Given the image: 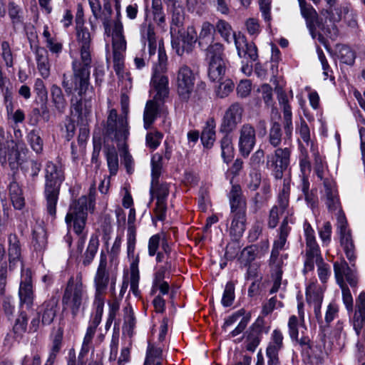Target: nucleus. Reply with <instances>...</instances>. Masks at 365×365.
Returning a JSON list of instances; mask_svg holds the SVG:
<instances>
[{
  "label": "nucleus",
  "instance_id": "obj_1",
  "mask_svg": "<svg viewBox=\"0 0 365 365\" xmlns=\"http://www.w3.org/2000/svg\"><path fill=\"white\" fill-rule=\"evenodd\" d=\"M119 259L118 252H101L100 262L94 276L95 300L104 299V294L110 286L115 294L118 274Z\"/></svg>",
  "mask_w": 365,
  "mask_h": 365
},
{
  "label": "nucleus",
  "instance_id": "obj_2",
  "mask_svg": "<svg viewBox=\"0 0 365 365\" xmlns=\"http://www.w3.org/2000/svg\"><path fill=\"white\" fill-rule=\"evenodd\" d=\"M77 41L81 46V60L73 62L74 83L78 84L80 96L86 94L89 85L90 68L91 63V36L88 29L82 26L76 27Z\"/></svg>",
  "mask_w": 365,
  "mask_h": 365
},
{
  "label": "nucleus",
  "instance_id": "obj_3",
  "mask_svg": "<svg viewBox=\"0 0 365 365\" xmlns=\"http://www.w3.org/2000/svg\"><path fill=\"white\" fill-rule=\"evenodd\" d=\"M44 197L46 209L52 219L56 216V206L60 193V188L65 179L62 167L51 161L47 162L45 169Z\"/></svg>",
  "mask_w": 365,
  "mask_h": 365
},
{
  "label": "nucleus",
  "instance_id": "obj_4",
  "mask_svg": "<svg viewBox=\"0 0 365 365\" xmlns=\"http://www.w3.org/2000/svg\"><path fill=\"white\" fill-rule=\"evenodd\" d=\"M152 91L155 92L153 98L147 101L144 113L143 121L145 129H149L158 114L163 110V101L169 94L168 78L165 75L155 73L151 79Z\"/></svg>",
  "mask_w": 365,
  "mask_h": 365
},
{
  "label": "nucleus",
  "instance_id": "obj_5",
  "mask_svg": "<svg viewBox=\"0 0 365 365\" xmlns=\"http://www.w3.org/2000/svg\"><path fill=\"white\" fill-rule=\"evenodd\" d=\"M121 106L123 115H118L115 109L110 110L104 128L106 138L115 140L119 145L124 144L129 135L127 119L128 98L125 95L121 96Z\"/></svg>",
  "mask_w": 365,
  "mask_h": 365
},
{
  "label": "nucleus",
  "instance_id": "obj_6",
  "mask_svg": "<svg viewBox=\"0 0 365 365\" xmlns=\"http://www.w3.org/2000/svg\"><path fill=\"white\" fill-rule=\"evenodd\" d=\"M87 299L88 295L81 281V275L78 274L76 278L71 276L67 282L62 297L64 309L70 310L72 317L74 319L81 310H83Z\"/></svg>",
  "mask_w": 365,
  "mask_h": 365
},
{
  "label": "nucleus",
  "instance_id": "obj_7",
  "mask_svg": "<svg viewBox=\"0 0 365 365\" xmlns=\"http://www.w3.org/2000/svg\"><path fill=\"white\" fill-rule=\"evenodd\" d=\"M94 207L95 201L91 196L83 195L73 201L65 217L68 227H73L76 234L79 236L82 235L86 224L88 210H89L92 212Z\"/></svg>",
  "mask_w": 365,
  "mask_h": 365
},
{
  "label": "nucleus",
  "instance_id": "obj_8",
  "mask_svg": "<svg viewBox=\"0 0 365 365\" xmlns=\"http://www.w3.org/2000/svg\"><path fill=\"white\" fill-rule=\"evenodd\" d=\"M275 148L273 153L267 155L266 165L275 179L281 180L289 165L292 149L289 147Z\"/></svg>",
  "mask_w": 365,
  "mask_h": 365
},
{
  "label": "nucleus",
  "instance_id": "obj_9",
  "mask_svg": "<svg viewBox=\"0 0 365 365\" xmlns=\"http://www.w3.org/2000/svg\"><path fill=\"white\" fill-rule=\"evenodd\" d=\"M348 7L335 4L327 6L321 11V22L319 29L324 34H337L336 24L339 22L344 14H347Z\"/></svg>",
  "mask_w": 365,
  "mask_h": 365
},
{
  "label": "nucleus",
  "instance_id": "obj_10",
  "mask_svg": "<svg viewBox=\"0 0 365 365\" xmlns=\"http://www.w3.org/2000/svg\"><path fill=\"white\" fill-rule=\"evenodd\" d=\"M195 77L192 69L187 65L178 68L175 77L177 92L182 101H187L194 90Z\"/></svg>",
  "mask_w": 365,
  "mask_h": 365
},
{
  "label": "nucleus",
  "instance_id": "obj_11",
  "mask_svg": "<svg viewBox=\"0 0 365 365\" xmlns=\"http://www.w3.org/2000/svg\"><path fill=\"white\" fill-rule=\"evenodd\" d=\"M178 36L173 38L172 46L178 56L190 53L195 48L197 41V33L192 26H187L186 29H178Z\"/></svg>",
  "mask_w": 365,
  "mask_h": 365
},
{
  "label": "nucleus",
  "instance_id": "obj_12",
  "mask_svg": "<svg viewBox=\"0 0 365 365\" xmlns=\"http://www.w3.org/2000/svg\"><path fill=\"white\" fill-rule=\"evenodd\" d=\"M334 271L336 283L339 287H348L349 284L353 289L357 287L359 277L356 271L351 269L346 260L335 262Z\"/></svg>",
  "mask_w": 365,
  "mask_h": 365
},
{
  "label": "nucleus",
  "instance_id": "obj_13",
  "mask_svg": "<svg viewBox=\"0 0 365 365\" xmlns=\"http://www.w3.org/2000/svg\"><path fill=\"white\" fill-rule=\"evenodd\" d=\"M324 190L322 200L331 212L342 210L336 182L333 178H325L323 182Z\"/></svg>",
  "mask_w": 365,
  "mask_h": 365
},
{
  "label": "nucleus",
  "instance_id": "obj_14",
  "mask_svg": "<svg viewBox=\"0 0 365 365\" xmlns=\"http://www.w3.org/2000/svg\"><path fill=\"white\" fill-rule=\"evenodd\" d=\"M20 305L31 308L34 304V292L33 289L31 272L29 269H22L21 281L19 289Z\"/></svg>",
  "mask_w": 365,
  "mask_h": 365
},
{
  "label": "nucleus",
  "instance_id": "obj_15",
  "mask_svg": "<svg viewBox=\"0 0 365 365\" xmlns=\"http://www.w3.org/2000/svg\"><path fill=\"white\" fill-rule=\"evenodd\" d=\"M256 129L250 123L243 124L239 130V151L247 158L256 144Z\"/></svg>",
  "mask_w": 365,
  "mask_h": 365
},
{
  "label": "nucleus",
  "instance_id": "obj_16",
  "mask_svg": "<svg viewBox=\"0 0 365 365\" xmlns=\"http://www.w3.org/2000/svg\"><path fill=\"white\" fill-rule=\"evenodd\" d=\"M267 331L268 330H265L264 319L258 317L246 332V349L254 352L261 341L262 333Z\"/></svg>",
  "mask_w": 365,
  "mask_h": 365
},
{
  "label": "nucleus",
  "instance_id": "obj_17",
  "mask_svg": "<svg viewBox=\"0 0 365 365\" xmlns=\"http://www.w3.org/2000/svg\"><path fill=\"white\" fill-rule=\"evenodd\" d=\"M19 152L15 141L6 138L4 133H0V162L1 164H14L19 160Z\"/></svg>",
  "mask_w": 365,
  "mask_h": 365
},
{
  "label": "nucleus",
  "instance_id": "obj_18",
  "mask_svg": "<svg viewBox=\"0 0 365 365\" xmlns=\"http://www.w3.org/2000/svg\"><path fill=\"white\" fill-rule=\"evenodd\" d=\"M243 109L239 103H233L226 110L222 124L221 130L225 133H231L241 122Z\"/></svg>",
  "mask_w": 365,
  "mask_h": 365
},
{
  "label": "nucleus",
  "instance_id": "obj_19",
  "mask_svg": "<svg viewBox=\"0 0 365 365\" xmlns=\"http://www.w3.org/2000/svg\"><path fill=\"white\" fill-rule=\"evenodd\" d=\"M234 41L240 58H247L251 61L257 60V48L253 42H248L246 37L240 34H234Z\"/></svg>",
  "mask_w": 365,
  "mask_h": 365
},
{
  "label": "nucleus",
  "instance_id": "obj_20",
  "mask_svg": "<svg viewBox=\"0 0 365 365\" xmlns=\"http://www.w3.org/2000/svg\"><path fill=\"white\" fill-rule=\"evenodd\" d=\"M91 96L87 98L86 95H85V96H82L80 100H76V102L71 100V113H74L75 115L78 116V120L83 125L88 124L91 116Z\"/></svg>",
  "mask_w": 365,
  "mask_h": 365
},
{
  "label": "nucleus",
  "instance_id": "obj_21",
  "mask_svg": "<svg viewBox=\"0 0 365 365\" xmlns=\"http://www.w3.org/2000/svg\"><path fill=\"white\" fill-rule=\"evenodd\" d=\"M277 99L279 105L282 108L283 118H284V129L285 134L288 138H290L292 133V113L291 106L289 104V101L286 93L282 88H276Z\"/></svg>",
  "mask_w": 365,
  "mask_h": 365
},
{
  "label": "nucleus",
  "instance_id": "obj_22",
  "mask_svg": "<svg viewBox=\"0 0 365 365\" xmlns=\"http://www.w3.org/2000/svg\"><path fill=\"white\" fill-rule=\"evenodd\" d=\"M58 299L52 296L45 300L38 308V313L41 316V324L49 325L55 319L58 312Z\"/></svg>",
  "mask_w": 365,
  "mask_h": 365
},
{
  "label": "nucleus",
  "instance_id": "obj_23",
  "mask_svg": "<svg viewBox=\"0 0 365 365\" xmlns=\"http://www.w3.org/2000/svg\"><path fill=\"white\" fill-rule=\"evenodd\" d=\"M228 198L232 213L246 212L247 201L240 185L235 184L232 185Z\"/></svg>",
  "mask_w": 365,
  "mask_h": 365
},
{
  "label": "nucleus",
  "instance_id": "obj_24",
  "mask_svg": "<svg viewBox=\"0 0 365 365\" xmlns=\"http://www.w3.org/2000/svg\"><path fill=\"white\" fill-rule=\"evenodd\" d=\"M289 335L292 341L299 344L303 349L311 348L310 339L308 336L304 335L302 332V336L299 337V319L295 315H292L288 322Z\"/></svg>",
  "mask_w": 365,
  "mask_h": 365
},
{
  "label": "nucleus",
  "instance_id": "obj_25",
  "mask_svg": "<svg viewBox=\"0 0 365 365\" xmlns=\"http://www.w3.org/2000/svg\"><path fill=\"white\" fill-rule=\"evenodd\" d=\"M365 325V292H361L356 299V309L353 317V326L359 335Z\"/></svg>",
  "mask_w": 365,
  "mask_h": 365
},
{
  "label": "nucleus",
  "instance_id": "obj_26",
  "mask_svg": "<svg viewBox=\"0 0 365 365\" xmlns=\"http://www.w3.org/2000/svg\"><path fill=\"white\" fill-rule=\"evenodd\" d=\"M35 55L37 68L41 76L43 78H47L50 75L51 67L47 50L43 47L36 46Z\"/></svg>",
  "mask_w": 365,
  "mask_h": 365
},
{
  "label": "nucleus",
  "instance_id": "obj_27",
  "mask_svg": "<svg viewBox=\"0 0 365 365\" xmlns=\"http://www.w3.org/2000/svg\"><path fill=\"white\" fill-rule=\"evenodd\" d=\"M298 1L300 6L301 14L306 19L308 26H317L319 29L321 16L319 17L316 10L304 0H298Z\"/></svg>",
  "mask_w": 365,
  "mask_h": 365
},
{
  "label": "nucleus",
  "instance_id": "obj_28",
  "mask_svg": "<svg viewBox=\"0 0 365 365\" xmlns=\"http://www.w3.org/2000/svg\"><path fill=\"white\" fill-rule=\"evenodd\" d=\"M112 47L113 50H126V41L123 36V26L119 19L113 21V28L112 32Z\"/></svg>",
  "mask_w": 365,
  "mask_h": 365
},
{
  "label": "nucleus",
  "instance_id": "obj_29",
  "mask_svg": "<svg viewBox=\"0 0 365 365\" xmlns=\"http://www.w3.org/2000/svg\"><path fill=\"white\" fill-rule=\"evenodd\" d=\"M232 214V220L230 227V235L235 239H240L245 230L246 212H236Z\"/></svg>",
  "mask_w": 365,
  "mask_h": 365
},
{
  "label": "nucleus",
  "instance_id": "obj_30",
  "mask_svg": "<svg viewBox=\"0 0 365 365\" xmlns=\"http://www.w3.org/2000/svg\"><path fill=\"white\" fill-rule=\"evenodd\" d=\"M9 193L14 207L21 210L25 205V200L22 189L15 179L9 183Z\"/></svg>",
  "mask_w": 365,
  "mask_h": 365
},
{
  "label": "nucleus",
  "instance_id": "obj_31",
  "mask_svg": "<svg viewBox=\"0 0 365 365\" xmlns=\"http://www.w3.org/2000/svg\"><path fill=\"white\" fill-rule=\"evenodd\" d=\"M51 98L56 110L59 114L64 113L67 107V102L61 88L56 84L51 87Z\"/></svg>",
  "mask_w": 365,
  "mask_h": 365
},
{
  "label": "nucleus",
  "instance_id": "obj_32",
  "mask_svg": "<svg viewBox=\"0 0 365 365\" xmlns=\"http://www.w3.org/2000/svg\"><path fill=\"white\" fill-rule=\"evenodd\" d=\"M291 227L288 225V221L287 218H285L280 225L279 235L274 241L272 251H279L289 248L287 239Z\"/></svg>",
  "mask_w": 365,
  "mask_h": 365
},
{
  "label": "nucleus",
  "instance_id": "obj_33",
  "mask_svg": "<svg viewBox=\"0 0 365 365\" xmlns=\"http://www.w3.org/2000/svg\"><path fill=\"white\" fill-rule=\"evenodd\" d=\"M203 50L205 51V58L207 62L224 61V46L218 42L210 43Z\"/></svg>",
  "mask_w": 365,
  "mask_h": 365
},
{
  "label": "nucleus",
  "instance_id": "obj_34",
  "mask_svg": "<svg viewBox=\"0 0 365 365\" xmlns=\"http://www.w3.org/2000/svg\"><path fill=\"white\" fill-rule=\"evenodd\" d=\"M215 27L208 21L203 22L198 36V44L204 49L210 43H214Z\"/></svg>",
  "mask_w": 365,
  "mask_h": 365
},
{
  "label": "nucleus",
  "instance_id": "obj_35",
  "mask_svg": "<svg viewBox=\"0 0 365 365\" xmlns=\"http://www.w3.org/2000/svg\"><path fill=\"white\" fill-rule=\"evenodd\" d=\"M225 71L226 60L208 62V76L212 81H220Z\"/></svg>",
  "mask_w": 365,
  "mask_h": 365
},
{
  "label": "nucleus",
  "instance_id": "obj_36",
  "mask_svg": "<svg viewBox=\"0 0 365 365\" xmlns=\"http://www.w3.org/2000/svg\"><path fill=\"white\" fill-rule=\"evenodd\" d=\"M220 147L223 161L228 164L233 159L235 155L232 136L229 133H226V135L221 139Z\"/></svg>",
  "mask_w": 365,
  "mask_h": 365
},
{
  "label": "nucleus",
  "instance_id": "obj_37",
  "mask_svg": "<svg viewBox=\"0 0 365 365\" xmlns=\"http://www.w3.org/2000/svg\"><path fill=\"white\" fill-rule=\"evenodd\" d=\"M123 312L124 322L123 326V334H127L129 337H132L135 328L136 318L130 306L125 307L123 309Z\"/></svg>",
  "mask_w": 365,
  "mask_h": 365
},
{
  "label": "nucleus",
  "instance_id": "obj_38",
  "mask_svg": "<svg viewBox=\"0 0 365 365\" xmlns=\"http://www.w3.org/2000/svg\"><path fill=\"white\" fill-rule=\"evenodd\" d=\"M140 34L142 38L148 41L150 54H154L155 53L157 43L153 26L151 24L142 25Z\"/></svg>",
  "mask_w": 365,
  "mask_h": 365
},
{
  "label": "nucleus",
  "instance_id": "obj_39",
  "mask_svg": "<svg viewBox=\"0 0 365 365\" xmlns=\"http://www.w3.org/2000/svg\"><path fill=\"white\" fill-rule=\"evenodd\" d=\"M170 192V184L165 182H151L150 193L156 200H166Z\"/></svg>",
  "mask_w": 365,
  "mask_h": 365
},
{
  "label": "nucleus",
  "instance_id": "obj_40",
  "mask_svg": "<svg viewBox=\"0 0 365 365\" xmlns=\"http://www.w3.org/2000/svg\"><path fill=\"white\" fill-rule=\"evenodd\" d=\"M311 151L314 157V170L320 180L324 181L326 178H324V171L327 167V163L313 144L311 145Z\"/></svg>",
  "mask_w": 365,
  "mask_h": 365
},
{
  "label": "nucleus",
  "instance_id": "obj_41",
  "mask_svg": "<svg viewBox=\"0 0 365 365\" xmlns=\"http://www.w3.org/2000/svg\"><path fill=\"white\" fill-rule=\"evenodd\" d=\"M215 124L213 120H208L201 134V140L204 146L212 145L215 140Z\"/></svg>",
  "mask_w": 365,
  "mask_h": 365
},
{
  "label": "nucleus",
  "instance_id": "obj_42",
  "mask_svg": "<svg viewBox=\"0 0 365 365\" xmlns=\"http://www.w3.org/2000/svg\"><path fill=\"white\" fill-rule=\"evenodd\" d=\"M282 140V131L278 122L272 123L268 134V142L273 148H279Z\"/></svg>",
  "mask_w": 365,
  "mask_h": 365
},
{
  "label": "nucleus",
  "instance_id": "obj_43",
  "mask_svg": "<svg viewBox=\"0 0 365 365\" xmlns=\"http://www.w3.org/2000/svg\"><path fill=\"white\" fill-rule=\"evenodd\" d=\"M161 247L163 251L171 250L165 235L164 234H156L153 235L148 242L149 251H157L159 247Z\"/></svg>",
  "mask_w": 365,
  "mask_h": 365
},
{
  "label": "nucleus",
  "instance_id": "obj_44",
  "mask_svg": "<svg viewBox=\"0 0 365 365\" xmlns=\"http://www.w3.org/2000/svg\"><path fill=\"white\" fill-rule=\"evenodd\" d=\"M299 168L302 173V182L305 179L308 180V176L311 173V163L307 150L302 146L301 147V154L299 156Z\"/></svg>",
  "mask_w": 365,
  "mask_h": 365
},
{
  "label": "nucleus",
  "instance_id": "obj_45",
  "mask_svg": "<svg viewBox=\"0 0 365 365\" xmlns=\"http://www.w3.org/2000/svg\"><path fill=\"white\" fill-rule=\"evenodd\" d=\"M26 140L36 153H41L43 151V141L38 130L34 129L29 131L26 135Z\"/></svg>",
  "mask_w": 365,
  "mask_h": 365
},
{
  "label": "nucleus",
  "instance_id": "obj_46",
  "mask_svg": "<svg viewBox=\"0 0 365 365\" xmlns=\"http://www.w3.org/2000/svg\"><path fill=\"white\" fill-rule=\"evenodd\" d=\"M28 320L27 314L24 311L21 312L13 327V330L16 335L21 336L27 331Z\"/></svg>",
  "mask_w": 365,
  "mask_h": 365
},
{
  "label": "nucleus",
  "instance_id": "obj_47",
  "mask_svg": "<svg viewBox=\"0 0 365 365\" xmlns=\"http://www.w3.org/2000/svg\"><path fill=\"white\" fill-rule=\"evenodd\" d=\"M216 29L227 42L230 43L232 38H234V34L235 33L227 21L222 19L219 20L216 24Z\"/></svg>",
  "mask_w": 365,
  "mask_h": 365
},
{
  "label": "nucleus",
  "instance_id": "obj_48",
  "mask_svg": "<svg viewBox=\"0 0 365 365\" xmlns=\"http://www.w3.org/2000/svg\"><path fill=\"white\" fill-rule=\"evenodd\" d=\"M104 299H98L93 302V305L95 307V313L92 316V318L89 322L90 327L97 329L98 326L100 324L102 316L103 313V307H104Z\"/></svg>",
  "mask_w": 365,
  "mask_h": 365
},
{
  "label": "nucleus",
  "instance_id": "obj_49",
  "mask_svg": "<svg viewBox=\"0 0 365 365\" xmlns=\"http://www.w3.org/2000/svg\"><path fill=\"white\" fill-rule=\"evenodd\" d=\"M108 167L110 175H114L118 170V158L114 147L108 148L106 153Z\"/></svg>",
  "mask_w": 365,
  "mask_h": 365
},
{
  "label": "nucleus",
  "instance_id": "obj_50",
  "mask_svg": "<svg viewBox=\"0 0 365 365\" xmlns=\"http://www.w3.org/2000/svg\"><path fill=\"white\" fill-rule=\"evenodd\" d=\"M63 339V331L59 329L58 333L55 335L53 341L52 346L50 351L49 356L46 360V361L55 363L56 356L58 353L60 351L62 344Z\"/></svg>",
  "mask_w": 365,
  "mask_h": 365
},
{
  "label": "nucleus",
  "instance_id": "obj_51",
  "mask_svg": "<svg viewBox=\"0 0 365 365\" xmlns=\"http://www.w3.org/2000/svg\"><path fill=\"white\" fill-rule=\"evenodd\" d=\"M323 261L320 252H306L304 271L307 272L313 270L315 264L318 266Z\"/></svg>",
  "mask_w": 365,
  "mask_h": 365
},
{
  "label": "nucleus",
  "instance_id": "obj_52",
  "mask_svg": "<svg viewBox=\"0 0 365 365\" xmlns=\"http://www.w3.org/2000/svg\"><path fill=\"white\" fill-rule=\"evenodd\" d=\"M304 230L306 238V243L309 251H318L319 246L314 236V231L307 222L304 223Z\"/></svg>",
  "mask_w": 365,
  "mask_h": 365
},
{
  "label": "nucleus",
  "instance_id": "obj_53",
  "mask_svg": "<svg viewBox=\"0 0 365 365\" xmlns=\"http://www.w3.org/2000/svg\"><path fill=\"white\" fill-rule=\"evenodd\" d=\"M125 51L113 50V68L118 76H123Z\"/></svg>",
  "mask_w": 365,
  "mask_h": 365
},
{
  "label": "nucleus",
  "instance_id": "obj_54",
  "mask_svg": "<svg viewBox=\"0 0 365 365\" xmlns=\"http://www.w3.org/2000/svg\"><path fill=\"white\" fill-rule=\"evenodd\" d=\"M163 156L160 154H155L151 159V175L152 181H160L159 178L161 175L163 164H162Z\"/></svg>",
  "mask_w": 365,
  "mask_h": 365
},
{
  "label": "nucleus",
  "instance_id": "obj_55",
  "mask_svg": "<svg viewBox=\"0 0 365 365\" xmlns=\"http://www.w3.org/2000/svg\"><path fill=\"white\" fill-rule=\"evenodd\" d=\"M235 284L232 282H228L225 287L222 298V304L225 307H230L235 299Z\"/></svg>",
  "mask_w": 365,
  "mask_h": 365
},
{
  "label": "nucleus",
  "instance_id": "obj_56",
  "mask_svg": "<svg viewBox=\"0 0 365 365\" xmlns=\"http://www.w3.org/2000/svg\"><path fill=\"white\" fill-rule=\"evenodd\" d=\"M284 346H277L268 344L266 349V356L268 359L267 365H279V352Z\"/></svg>",
  "mask_w": 365,
  "mask_h": 365
},
{
  "label": "nucleus",
  "instance_id": "obj_57",
  "mask_svg": "<svg viewBox=\"0 0 365 365\" xmlns=\"http://www.w3.org/2000/svg\"><path fill=\"white\" fill-rule=\"evenodd\" d=\"M163 351L159 347L149 346L146 353V358L143 365H151L157 361H161Z\"/></svg>",
  "mask_w": 365,
  "mask_h": 365
},
{
  "label": "nucleus",
  "instance_id": "obj_58",
  "mask_svg": "<svg viewBox=\"0 0 365 365\" xmlns=\"http://www.w3.org/2000/svg\"><path fill=\"white\" fill-rule=\"evenodd\" d=\"M287 258V255H281L280 252H271L270 264L274 269V273L280 272L282 274V267L284 264V260Z\"/></svg>",
  "mask_w": 365,
  "mask_h": 365
},
{
  "label": "nucleus",
  "instance_id": "obj_59",
  "mask_svg": "<svg viewBox=\"0 0 365 365\" xmlns=\"http://www.w3.org/2000/svg\"><path fill=\"white\" fill-rule=\"evenodd\" d=\"M184 22V14L182 9H175L172 16V22L170 26L171 34L177 32V29H180Z\"/></svg>",
  "mask_w": 365,
  "mask_h": 365
},
{
  "label": "nucleus",
  "instance_id": "obj_60",
  "mask_svg": "<svg viewBox=\"0 0 365 365\" xmlns=\"http://www.w3.org/2000/svg\"><path fill=\"white\" fill-rule=\"evenodd\" d=\"M9 16L11 18L13 24H19L23 21L22 9L16 5L14 2H10L8 6Z\"/></svg>",
  "mask_w": 365,
  "mask_h": 365
},
{
  "label": "nucleus",
  "instance_id": "obj_61",
  "mask_svg": "<svg viewBox=\"0 0 365 365\" xmlns=\"http://www.w3.org/2000/svg\"><path fill=\"white\" fill-rule=\"evenodd\" d=\"M41 170V163L36 161H31V172L28 178V185L31 187H34L36 185V180L38 174Z\"/></svg>",
  "mask_w": 365,
  "mask_h": 365
},
{
  "label": "nucleus",
  "instance_id": "obj_62",
  "mask_svg": "<svg viewBox=\"0 0 365 365\" xmlns=\"http://www.w3.org/2000/svg\"><path fill=\"white\" fill-rule=\"evenodd\" d=\"M301 188L303 194L304 195V199L307 204L314 209L317 205V200L316 197L312 194L309 193V180H307L306 179L304 180V182L301 184Z\"/></svg>",
  "mask_w": 365,
  "mask_h": 365
},
{
  "label": "nucleus",
  "instance_id": "obj_63",
  "mask_svg": "<svg viewBox=\"0 0 365 365\" xmlns=\"http://www.w3.org/2000/svg\"><path fill=\"white\" fill-rule=\"evenodd\" d=\"M289 187L288 183L286 182V180H284L283 187L281 192L279 195L278 203L279 208L282 211H284V210L289 205Z\"/></svg>",
  "mask_w": 365,
  "mask_h": 365
},
{
  "label": "nucleus",
  "instance_id": "obj_64",
  "mask_svg": "<svg viewBox=\"0 0 365 365\" xmlns=\"http://www.w3.org/2000/svg\"><path fill=\"white\" fill-rule=\"evenodd\" d=\"M339 56L344 63L351 65L354 62V52L349 46H341L339 51Z\"/></svg>",
  "mask_w": 365,
  "mask_h": 365
}]
</instances>
